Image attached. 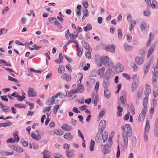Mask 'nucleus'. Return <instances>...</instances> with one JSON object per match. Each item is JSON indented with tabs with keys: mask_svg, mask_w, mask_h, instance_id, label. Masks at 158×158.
<instances>
[{
	"mask_svg": "<svg viewBox=\"0 0 158 158\" xmlns=\"http://www.w3.org/2000/svg\"><path fill=\"white\" fill-rule=\"evenodd\" d=\"M121 128L123 131L122 136L123 141L121 142V145L123 148L125 149L127 147L128 137L130 138L131 136L132 130L131 126L127 124L125 126H122Z\"/></svg>",
	"mask_w": 158,
	"mask_h": 158,
	"instance_id": "1",
	"label": "nucleus"
},
{
	"mask_svg": "<svg viewBox=\"0 0 158 158\" xmlns=\"http://www.w3.org/2000/svg\"><path fill=\"white\" fill-rule=\"evenodd\" d=\"M111 70L110 69L107 70L106 72V77L104 79L102 85L104 89H108V87L110 83L109 81Z\"/></svg>",
	"mask_w": 158,
	"mask_h": 158,
	"instance_id": "2",
	"label": "nucleus"
},
{
	"mask_svg": "<svg viewBox=\"0 0 158 158\" xmlns=\"http://www.w3.org/2000/svg\"><path fill=\"white\" fill-rule=\"evenodd\" d=\"M78 74H79L80 76V78L79 80L80 81V84L77 86L76 89H77V91H78V92H80L81 93H82L84 90L83 85L81 84V80L83 76L81 73H79Z\"/></svg>",
	"mask_w": 158,
	"mask_h": 158,
	"instance_id": "3",
	"label": "nucleus"
},
{
	"mask_svg": "<svg viewBox=\"0 0 158 158\" xmlns=\"http://www.w3.org/2000/svg\"><path fill=\"white\" fill-rule=\"evenodd\" d=\"M150 128L149 121L147 120L146 121V124L145 128V132L144 134V141H147L148 140V135Z\"/></svg>",
	"mask_w": 158,
	"mask_h": 158,
	"instance_id": "4",
	"label": "nucleus"
},
{
	"mask_svg": "<svg viewBox=\"0 0 158 158\" xmlns=\"http://www.w3.org/2000/svg\"><path fill=\"white\" fill-rule=\"evenodd\" d=\"M147 109L146 108H143L140 114H139V117L138 118V120L139 122H141L142 121L145 117V114L146 112Z\"/></svg>",
	"mask_w": 158,
	"mask_h": 158,
	"instance_id": "5",
	"label": "nucleus"
},
{
	"mask_svg": "<svg viewBox=\"0 0 158 158\" xmlns=\"http://www.w3.org/2000/svg\"><path fill=\"white\" fill-rule=\"evenodd\" d=\"M103 131L102 130H99L97 133L95 138V140L97 143L99 142L101 139L102 136V132Z\"/></svg>",
	"mask_w": 158,
	"mask_h": 158,
	"instance_id": "6",
	"label": "nucleus"
},
{
	"mask_svg": "<svg viewBox=\"0 0 158 158\" xmlns=\"http://www.w3.org/2000/svg\"><path fill=\"white\" fill-rule=\"evenodd\" d=\"M19 132L18 131H15L14 133L13 136L14 137V139L10 138V143H14L15 141L18 142L19 140V138L18 136Z\"/></svg>",
	"mask_w": 158,
	"mask_h": 158,
	"instance_id": "7",
	"label": "nucleus"
},
{
	"mask_svg": "<svg viewBox=\"0 0 158 158\" xmlns=\"http://www.w3.org/2000/svg\"><path fill=\"white\" fill-rule=\"evenodd\" d=\"M105 49L107 51L114 53L115 51V46L113 44L108 45L105 47Z\"/></svg>",
	"mask_w": 158,
	"mask_h": 158,
	"instance_id": "8",
	"label": "nucleus"
},
{
	"mask_svg": "<svg viewBox=\"0 0 158 158\" xmlns=\"http://www.w3.org/2000/svg\"><path fill=\"white\" fill-rule=\"evenodd\" d=\"M144 61V58L143 57L136 56L135 57V61L137 64L141 65L143 63Z\"/></svg>",
	"mask_w": 158,
	"mask_h": 158,
	"instance_id": "9",
	"label": "nucleus"
},
{
	"mask_svg": "<svg viewBox=\"0 0 158 158\" xmlns=\"http://www.w3.org/2000/svg\"><path fill=\"white\" fill-rule=\"evenodd\" d=\"M28 95L30 97H35L36 95V93L33 88L30 87L28 90Z\"/></svg>",
	"mask_w": 158,
	"mask_h": 158,
	"instance_id": "10",
	"label": "nucleus"
},
{
	"mask_svg": "<svg viewBox=\"0 0 158 158\" xmlns=\"http://www.w3.org/2000/svg\"><path fill=\"white\" fill-rule=\"evenodd\" d=\"M100 60L103 64L105 66H106L107 63L109 60V58L107 56H106L104 57H100Z\"/></svg>",
	"mask_w": 158,
	"mask_h": 158,
	"instance_id": "11",
	"label": "nucleus"
},
{
	"mask_svg": "<svg viewBox=\"0 0 158 158\" xmlns=\"http://www.w3.org/2000/svg\"><path fill=\"white\" fill-rule=\"evenodd\" d=\"M62 129L67 131H69L72 130V127L68 124L64 123L61 127Z\"/></svg>",
	"mask_w": 158,
	"mask_h": 158,
	"instance_id": "12",
	"label": "nucleus"
},
{
	"mask_svg": "<svg viewBox=\"0 0 158 158\" xmlns=\"http://www.w3.org/2000/svg\"><path fill=\"white\" fill-rule=\"evenodd\" d=\"M110 148L108 144H105L102 150V152L105 154L109 153L110 151Z\"/></svg>",
	"mask_w": 158,
	"mask_h": 158,
	"instance_id": "13",
	"label": "nucleus"
},
{
	"mask_svg": "<svg viewBox=\"0 0 158 158\" xmlns=\"http://www.w3.org/2000/svg\"><path fill=\"white\" fill-rule=\"evenodd\" d=\"M124 70L123 65L120 63H118L116 66V71L118 73L122 72Z\"/></svg>",
	"mask_w": 158,
	"mask_h": 158,
	"instance_id": "14",
	"label": "nucleus"
},
{
	"mask_svg": "<svg viewBox=\"0 0 158 158\" xmlns=\"http://www.w3.org/2000/svg\"><path fill=\"white\" fill-rule=\"evenodd\" d=\"M13 149L18 152H23V149L18 145H14L12 146Z\"/></svg>",
	"mask_w": 158,
	"mask_h": 158,
	"instance_id": "15",
	"label": "nucleus"
},
{
	"mask_svg": "<svg viewBox=\"0 0 158 158\" xmlns=\"http://www.w3.org/2000/svg\"><path fill=\"white\" fill-rule=\"evenodd\" d=\"M106 120H103L101 121L99 126V130H102V131H103L106 126Z\"/></svg>",
	"mask_w": 158,
	"mask_h": 158,
	"instance_id": "16",
	"label": "nucleus"
},
{
	"mask_svg": "<svg viewBox=\"0 0 158 158\" xmlns=\"http://www.w3.org/2000/svg\"><path fill=\"white\" fill-rule=\"evenodd\" d=\"M64 138L69 141H72L73 138V136L71 135L70 133L68 132L65 134L63 136Z\"/></svg>",
	"mask_w": 158,
	"mask_h": 158,
	"instance_id": "17",
	"label": "nucleus"
},
{
	"mask_svg": "<svg viewBox=\"0 0 158 158\" xmlns=\"http://www.w3.org/2000/svg\"><path fill=\"white\" fill-rule=\"evenodd\" d=\"M54 97V96H53L51 98L48 99L46 102V104L49 106L53 105L55 101Z\"/></svg>",
	"mask_w": 158,
	"mask_h": 158,
	"instance_id": "18",
	"label": "nucleus"
},
{
	"mask_svg": "<svg viewBox=\"0 0 158 158\" xmlns=\"http://www.w3.org/2000/svg\"><path fill=\"white\" fill-rule=\"evenodd\" d=\"M151 66V63L150 62L148 63L147 64L144 65V74H146L148 72Z\"/></svg>",
	"mask_w": 158,
	"mask_h": 158,
	"instance_id": "19",
	"label": "nucleus"
},
{
	"mask_svg": "<svg viewBox=\"0 0 158 158\" xmlns=\"http://www.w3.org/2000/svg\"><path fill=\"white\" fill-rule=\"evenodd\" d=\"M145 86L146 89L145 92V94L146 96L148 97L151 91L150 87L148 84H146Z\"/></svg>",
	"mask_w": 158,
	"mask_h": 158,
	"instance_id": "20",
	"label": "nucleus"
},
{
	"mask_svg": "<svg viewBox=\"0 0 158 158\" xmlns=\"http://www.w3.org/2000/svg\"><path fill=\"white\" fill-rule=\"evenodd\" d=\"M138 85V82L137 81H135L132 83L131 86V90L132 92L135 91Z\"/></svg>",
	"mask_w": 158,
	"mask_h": 158,
	"instance_id": "21",
	"label": "nucleus"
},
{
	"mask_svg": "<svg viewBox=\"0 0 158 158\" xmlns=\"http://www.w3.org/2000/svg\"><path fill=\"white\" fill-rule=\"evenodd\" d=\"M104 93L105 96L107 98L109 99L110 97L111 93L108 89H104Z\"/></svg>",
	"mask_w": 158,
	"mask_h": 158,
	"instance_id": "22",
	"label": "nucleus"
},
{
	"mask_svg": "<svg viewBox=\"0 0 158 158\" xmlns=\"http://www.w3.org/2000/svg\"><path fill=\"white\" fill-rule=\"evenodd\" d=\"M155 48V45H152L151 46L148 52L147 56L148 58L149 57L151 56Z\"/></svg>",
	"mask_w": 158,
	"mask_h": 158,
	"instance_id": "23",
	"label": "nucleus"
},
{
	"mask_svg": "<svg viewBox=\"0 0 158 158\" xmlns=\"http://www.w3.org/2000/svg\"><path fill=\"white\" fill-rule=\"evenodd\" d=\"M76 47L77 50V56H81L82 55L83 52V49L80 48L78 45L77 44Z\"/></svg>",
	"mask_w": 158,
	"mask_h": 158,
	"instance_id": "24",
	"label": "nucleus"
},
{
	"mask_svg": "<svg viewBox=\"0 0 158 158\" xmlns=\"http://www.w3.org/2000/svg\"><path fill=\"white\" fill-rule=\"evenodd\" d=\"M124 46L125 50L127 51L132 50L134 49L132 46H130L127 44H125Z\"/></svg>",
	"mask_w": 158,
	"mask_h": 158,
	"instance_id": "25",
	"label": "nucleus"
},
{
	"mask_svg": "<svg viewBox=\"0 0 158 158\" xmlns=\"http://www.w3.org/2000/svg\"><path fill=\"white\" fill-rule=\"evenodd\" d=\"M108 133L105 131L102 136V139H103V142L105 143L107 140L108 137Z\"/></svg>",
	"mask_w": 158,
	"mask_h": 158,
	"instance_id": "26",
	"label": "nucleus"
},
{
	"mask_svg": "<svg viewBox=\"0 0 158 158\" xmlns=\"http://www.w3.org/2000/svg\"><path fill=\"white\" fill-rule=\"evenodd\" d=\"M122 95L120 97V100L122 103L123 102L124 99H126V92L125 91H123L122 93Z\"/></svg>",
	"mask_w": 158,
	"mask_h": 158,
	"instance_id": "27",
	"label": "nucleus"
},
{
	"mask_svg": "<svg viewBox=\"0 0 158 158\" xmlns=\"http://www.w3.org/2000/svg\"><path fill=\"white\" fill-rule=\"evenodd\" d=\"M43 155V158H49L51 156V153L47 150L44 151Z\"/></svg>",
	"mask_w": 158,
	"mask_h": 158,
	"instance_id": "28",
	"label": "nucleus"
},
{
	"mask_svg": "<svg viewBox=\"0 0 158 158\" xmlns=\"http://www.w3.org/2000/svg\"><path fill=\"white\" fill-rule=\"evenodd\" d=\"M82 44L83 46L84 47V48H85L87 50H88L89 51H90L91 49V48L88 43H86L85 41H82Z\"/></svg>",
	"mask_w": 158,
	"mask_h": 158,
	"instance_id": "29",
	"label": "nucleus"
},
{
	"mask_svg": "<svg viewBox=\"0 0 158 158\" xmlns=\"http://www.w3.org/2000/svg\"><path fill=\"white\" fill-rule=\"evenodd\" d=\"M92 29V26L89 23L87 24L86 26L83 27V29L85 31H88Z\"/></svg>",
	"mask_w": 158,
	"mask_h": 158,
	"instance_id": "30",
	"label": "nucleus"
},
{
	"mask_svg": "<svg viewBox=\"0 0 158 158\" xmlns=\"http://www.w3.org/2000/svg\"><path fill=\"white\" fill-rule=\"evenodd\" d=\"M105 69L104 67H102L101 69H99L98 71V74L100 76H102L104 74Z\"/></svg>",
	"mask_w": 158,
	"mask_h": 158,
	"instance_id": "31",
	"label": "nucleus"
},
{
	"mask_svg": "<svg viewBox=\"0 0 158 158\" xmlns=\"http://www.w3.org/2000/svg\"><path fill=\"white\" fill-rule=\"evenodd\" d=\"M117 109L118 111L117 112V115L119 117H120L122 115V113L123 111V109L120 106H118Z\"/></svg>",
	"mask_w": 158,
	"mask_h": 158,
	"instance_id": "32",
	"label": "nucleus"
},
{
	"mask_svg": "<svg viewBox=\"0 0 158 158\" xmlns=\"http://www.w3.org/2000/svg\"><path fill=\"white\" fill-rule=\"evenodd\" d=\"M140 28L142 31L144 32L147 29V26L146 23L143 22L140 25Z\"/></svg>",
	"mask_w": 158,
	"mask_h": 158,
	"instance_id": "33",
	"label": "nucleus"
},
{
	"mask_svg": "<svg viewBox=\"0 0 158 158\" xmlns=\"http://www.w3.org/2000/svg\"><path fill=\"white\" fill-rule=\"evenodd\" d=\"M0 155L3 156H7L10 155V152L5 150L0 151Z\"/></svg>",
	"mask_w": 158,
	"mask_h": 158,
	"instance_id": "34",
	"label": "nucleus"
},
{
	"mask_svg": "<svg viewBox=\"0 0 158 158\" xmlns=\"http://www.w3.org/2000/svg\"><path fill=\"white\" fill-rule=\"evenodd\" d=\"M67 32L68 34H69L70 37L71 38H72L73 39H75L78 36V33L77 32L75 34H70V33L69 30L68 29L67 30Z\"/></svg>",
	"mask_w": 158,
	"mask_h": 158,
	"instance_id": "35",
	"label": "nucleus"
},
{
	"mask_svg": "<svg viewBox=\"0 0 158 158\" xmlns=\"http://www.w3.org/2000/svg\"><path fill=\"white\" fill-rule=\"evenodd\" d=\"M117 31L118 38V39L120 40L122 38L123 36V33L121 29L118 28V29Z\"/></svg>",
	"mask_w": 158,
	"mask_h": 158,
	"instance_id": "36",
	"label": "nucleus"
},
{
	"mask_svg": "<svg viewBox=\"0 0 158 158\" xmlns=\"http://www.w3.org/2000/svg\"><path fill=\"white\" fill-rule=\"evenodd\" d=\"M152 33L150 32V33L149 38L147 44V45L148 46H149L151 45V40L153 38L154 36L153 35H152Z\"/></svg>",
	"mask_w": 158,
	"mask_h": 158,
	"instance_id": "37",
	"label": "nucleus"
},
{
	"mask_svg": "<svg viewBox=\"0 0 158 158\" xmlns=\"http://www.w3.org/2000/svg\"><path fill=\"white\" fill-rule=\"evenodd\" d=\"M151 7L152 8H158V5H157V2L156 1H152V3L150 4Z\"/></svg>",
	"mask_w": 158,
	"mask_h": 158,
	"instance_id": "38",
	"label": "nucleus"
},
{
	"mask_svg": "<svg viewBox=\"0 0 158 158\" xmlns=\"http://www.w3.org/2000/svg\"><path fill=\"white\" fill-rule=\"evenodd\" d=\"M150 11L148 9H145L143 11V15L145 16H149L150 15Z\"/></svg>",
	"mask_w": 158,
	"mask_h": 158,
	"instance_id": "39",
	"label": "nucleus"
},
{
	"mask_svg": "<svg viewBox=\"0 0 158 158\" xmlns=\"http://www.w3.org/2000/svg\"><path fill=\"white\" fill-rule=\"evenodd\" d=\"M148 99V98L147 97H145L143 99V106H144V108H146L147 106Z\"/></svg>",
	"mask_w": 158,
	"mask_h": 158,
	"instance_id": "40",
	"label": "nucleus"
},
{
	"mask_svg": "<svg viewBox=\"0 0 158 158\" xmlns=\"http://www.w3.org/2000/svg\"><path fill=\"white\" fill-rule=\"evenodd\" d=\"M137 143V139L136 137L134 136L132 138V144L134 148L135 147Z\"/></svg>",
	"mask_w": 158,
	"mask_h": 158,
	"instance_id": "41",
	"label": "nucleus"
},
{
	"mask_svg": "<svg viewBox=\"0 0 158 158\" xmlns=\"http://www.w3.org/2000/svg\"><path fill=\"white\" fill-rule=\"evenodd\" d=\"M55 133L57 135H62L64 134V132L60 129L55 130L54 131Z\"/></svg>",
	"mask_w": 158,
	"mask_h": 158,
	"instance_id": "42",
	"label": "nucleus"
},
{
	"mask_svg": "<svg viewBox=\"0 0 158 158\" xmlns=\"http://www.w3.org/2000/svg\"><path fill=\"white\" fill-rule=\"evenodd\" d=\"M16 98H17V100L18 101H23L25 98H26L25 96H22L18 95V94H17V95L16 96Z\"/></svg>",
	"mask_w": 158,
	"mask_h": 158,
	"instance_id": "43",
	"label": "nucleus"
},
{
	"mask_svg": "<svg viewBox=\"0 0 158 158\" xmlns=\"http://www.w3.org/2000/svg\"><path fill=\"white\" fill-rule=\"evenodd\" d=\"M131 23V24L130 25V27L129 29L130 31H132V29L134 28L136 24V22L135 21H133V22Z\"/></svg>",
	"mask_w": 158,
	"mask_h": 158,
	"instance_id": "44",
	"label": "nucleus"
},
{
	"mask_svg": "<svg viewBox=\"0 0 158 158\" xmlns=\"http://www.w3.org/2000/svg\"><path fill=\"white\" fill-rule=\"evenodd\" d=\"M153 77L152 82L153 85H155V83L156 82V79L157 78V74L155 73H153Z\"/></svg>",
	"mask_w": 158,
	"mask_h": 158,
	"instance_id": "45",
	"label": "nucleus"
},
{
	"mask_svg": "<svg viewBox=\"0 0 158 158\" xmlns=\"http://www.w3.org/2000/svg\"><path fill=\"white\" fill-rule=\"evenodd\" d=\"M1 106L2 108V110L4 112H7L9 110V108L6 106H4L2 104H1Z\"/></svg>",
	"mask_w": 158,
	"mask_h": 158,
	"instance_id": "46",
	"label": "nucleus"
},
{
	"mask_svg": "<svg viewBox=\"0 0 158 158\" xmlns=\"http://www.w3.org/2000/svg\"><path fill=\"white\" fill-rule=\"evenodd\" d=\"M58 70L59 73L61 74L64 72L65 68L64 66H59Z\"/></svg>",
	"mask_w": 158,
	"mask_h": 158,
	"instance_id": "47",
	"label": "nucleus"
},
{
	"mask_svg": "<svg viewBox=\"0 0 158 158\" xmlns=\"http://www.w3.org/2000/svg\"><path fill=\"white\" fill-rule=\"evenodd\" d=\"M127 19L128 21L130 23L133 22L134 20H132V16L130 14H129L127 15Z\"/></svg>",
	"mask_w": 158,
	"mask_h": 158,
	"instance_id": "48",
	"label": "nucleus"
},
{
	"mask_svg": "<svg viewBox=\"0 0 158 158\" xmlns=\"http://www.w3.org/2000/svg\"><path fill=\"white\" fill-rule=\"evenodd\" d=\"M82 4L83 6L86 9L88 7L89 5L88 3L86 0H85L82 1Z\"/></svg>",
	"mask_w": 158,
	"mask_h": 158,
	"instance_id": "49",
	"label": "nucleus"
},
{
	"mask_svg": "<svg viewBox=\"0 0 158 158\" xmlns=\"http://www.w3.org/2000/svg\"><path fill=\"white\" fill-rule=\"evenodd\" d=\"M139 54L141 56V57H144L145 56V52L143 49L140 50L139 52Z\"/></svg>",
	"mask_w": 158,
	"mask_h": 158,
	"instance_id": "50",
	"label": "nucleus"
},
{
	"mask_svg": "<svg viewBox=\"0 0 158 158\" xmlns=\"http://www.w3.org/2000/svg\"><path fill=\"white\" fill-rule=\"evenodd\" d=\"M16 107H19L20 108H25V106L24 105H23L22 104H15L14 105Z\"/></svg>",
	"mask_w": 158,
	"mask_h": 158,
	"instance_id": "51",
	"label": "nucleus"
},
{
	"mask_svg": "<svg viewBox=\"0 0 158 158\" xmlns=\"http://www.w3.org/2000/svg\"><path fill=\"white\" fill-rule=\"evenodd\" d=\"M83 12L84 13V16H85V17H87L89 16V13L88 12V11L87 9H85L83 11Z\"/></svg>",
	"mask_w": 158,
	"mask_h": 158,
	"instance_id": "52",
	"label": "nucleus"
},
{
	"mask_svg": "<svg viewBox=\"0 0 158 158\" xmlns=\"http://www.w3.org/2000/svg\"><path fill=\"white\" fill-rule=\"evenodd\" d=\"M105 113V111H101L99 113V116L98 118L99 119L101 118L104 115Z\"/></svg>",
	"mask_w": 158,
	"mask_h": 158,
	"instance_id": "53",
	"label": "nucleus"
},
{
	"mask_svg": "<svg viewBox=\"0 0 158 158\" xmlns=\"http://www.w3.org/2000/svg\"><path fill=\"white\" fill-rule=\"evenodd\" d=\"M53 156L55 158H63L62 156L58 153L54 154Z\"/></svg>",
	"mask_w": 158,
	"mask_h": 158,
	"instance_id": "54",
	"label": "nucleus"
},
{
	"mask_svg": "<svg viewBox=\"0 0 158 158\" xmlns=\"http://www.w3.org/2000/svg\"><path fill=\"white\" fill-rule=\"evenodd\" d=\"M57 20V19L55 18H53L51 19L49 18H48L49 21L51 23H54L55 21Z\"/></svg>",
	"mask_w": 158,
	"mask_h": 158,
	"instance_id": "55",
	"label": "nucleus"
},
{
	"mask_svg": "<svg viewBox=\"0 0 158 158\" xmlns=\"http://www.w3.org/2000/svg\"><path fill=\"white\" fill-rule=\"evenodd\" d=\"M99 82L98 81H97L95 84V90L97 92L99 88Z\"/></svg>",
	"mask_w": 158,
	"mask_h": 158,
	"instance_id": "56",
	"label": "nucleus"
},
{
	"mask_svg": "<svg viewBox=\"0 0 158 158\" xmlns=\"http://www.w3.org/2000/svg\"><path fill=\"white\" fill-rule=\"evenodd\" d=\"M98 99V96L97 95H96L94 99V104L95 106H96L97 105Z\"/></svg>",
	"mask_w": 158,
	"mask_h": 158,
	"instance_id": "57",
	"label": "nucleus"
},
{
	"mask_svg": "<svg viewBox=\"0 0 158 158\" xmlns=\"http://www.w3.org/2000/svg\"><path fill=\"white\" fill-rule=\"evenodd\" d=\"M68 43H69V44L70 43H73L75 44L76 45H77H77H78V43L77 41L76 40H70L68 41Z\"/></svg>",
	"mask_w": 158,
	"mask_h": 158,
	"instance_id": "58",
	"label": "nucleus"
},
{
	"mask_svg": "<svg viewBox=\"0 0 158 158\" xmlns=\"http://www.w3.org/2000/svg\"><path fill=\"white\" fill-rule=\"evenodd\" d=\"M59 105H56L54 107L53 113L54 114H55L56 113L57 110L59 108Z\"/></svg>",
	"mask_w": 158,
	"mask_h": 158,
	"instance_id": "59",
	"label": "nucleus"
},
{
	"mask_svg": "<svg viewBox=\"0 0 158 158\" xmlns=\"http://www.w3.org/2000/svg\"><path fill=\"white\" fill-rule=\"evenodd\" d=\"M51 108L50 106L44 107L43 108L44 112H49Z\"/></svg>",
	"mask_w": 158,
	"mask_h": 158,
	"instance_id": "60",
	"label": "nucleus"
},
{
	"mask_svg": "<svg viewBox=\"0 0 158 158\" xmlns=\"http://www.w3.org/2000/svg\"><path fill=\"white\" fill-rule=\"evenodd\" d=\"M154 72L153 73H155L157 74L158 73V66L156 65L155 67H154L153 68Z\"/></svg>",
	"mask_w": 158,
	"mask_h": 158,
	"instance_id": "61",
	"label": "nucleus"
},
{
	"mask_svg": "<svg viewBox=\"0 0 158 158\" xmlns=\"http://www.w3.org/2000/svg\"><path fill=\"white\" fill-rule=\"evenodd\" d=\"M120 155V151L119 146L118 145L117 148V151L116 154L117 158H119Z\"/></svg>",
	"mask_w": 158,
	"mask_h": 158,
	"instance_id": "62",
	"label": "nucleus"
},
{
	"mask_svg": "<svg viewBox=\"0 0 158 158\" xmlns=\"http://www.w3.org/2000/svg\"><path fill=\"white\" fill-rule=\"evenodd\" d=\"M127 38L128 42L131 41L132 39L131 35L130 34H127L126 35Z\"/></svg>",
	"mask_w": 158,
	"mask_h": 158,
	"instance_id": "63",
	"label": "nucleus"
},
{
	"mask_svg": "<svg viewBox=\"0 0 158 158\" xmlns=\"http://www.w3.org/2000/svg\"><path fill=\"white\" fill-rule=\"evenodd\" d=\"M85 56L88 59H90L91 56L90 53L89 52H88L87 53L86 52Z\"/></svg>",
	"mask_w": 158,
	"mask_h": 158,
	"instance_id": "64",
	"label": "nucleus"
}]
</instances>
